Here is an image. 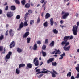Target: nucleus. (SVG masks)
<instances>
[{
    "instance_id": "obj_1",
    "label": "nucleus",
    "mask_w": 79,
    "mask_h": 79,
    "mask_svg": "<svg viewBox=\"0 0 79 79\" xmlns=\"http://www.w3.org/2000/svg\"><path fill=\"white\" fill-rule=\"evenodd\" d=\"M78 26H79V21L77 22V26L76 25H74L73 27L72 31L74 35H77Z\"/></svg>"
},
{
    "instance_id": "obj_2",
    "label": "nucleus",
    "mask_w": 79,
    "mask_h": 79,
    "mask_svg": "<svg viewBox=\"0 0 79 79\" xmlns=\"http://www.w3.org/2000/svg\"><path fill=\"white\" fill-rule=\"evenodd\" d=\"M62 15H63L62 18L63 19H65L67 18L68 16L69 15V13H65L64 11H63L61 13Z\"/></svg>"
},
{
    "instance_id": "obj_3",
    "label": "nucleus",
    "mask_w": 79,
    "mask_h": 79,
    "mask_svg": "<svg viewBox=\"0 0 79 79\" xmlns=\"http://www.w3.org/2000/svg\"><path fill=\"white\" fill-rule=\"evenodd\" d=\"M12 53L11 52H9L8 54L6 56V57H4V59L7 62L8 61V60H9L10 57V56L12 55Z\"/></svg>"
},
{
    "instance_id": "obj_4",
    "label": "nucleus",
    "mask_w": 79,
    "mask_h": 79,
    "mask_svg": "<svg viewBox=\"0 0 79 79\" xmlns=\"http://www.w3.org/2000/svg\"><path fill=\"white\" fill-rule=\"evenodd\" d=\"M55 53V55H57L58 54H60L61 53V52L59 50H57L56 49H54V51L52 53V54H54Z\"/></svg>"
},
{
    "instance_id": "obj_5",
    "label": "nucleus",
    "mask_w": 79,
    "mask_h": 79,
    "mask_svg": "<svg viewBox=\"0 0 79 79\" xmlns=\"http://www.w3.org/2000/svg\"><path fill=\"white\" fill-rule=\"evenodd\" d=\"M24 26V23L23 22H21V23L19 24V27L17 29V30L20 31L22 28H23Z\"/></svg>"
},
{
    "instance_id": "obj_6",
    "label": "nucleus",
    "mask_w": 79,
    "mask_h": 79,
    "mask_svg": "<svg viewBox=\"0 0 79 79\" xmlns=\"http://www.w3.org/2000/svg\"><path fill=\"white\" fill-rule=\"evenodd\" d=\"M37 58H35L34 59L33 63L35 66H38L39 65V61L37 60Z\"/></svg>"
},
{
    "instance_id": "obj_7",
    "label": "nucleus",
    "mask_w": 79,
    "mask_h": 79,
    "mask_svg": "<svg viewBox=\"0 0 79 79\" xmlns=\"http://www.w3.org/2000/svg\"><path fill=\"white\" fill-rule=\"evenodd\" d=\"M54 60V58H49L47 60V63L48 64H49L50 63H52Z\"/></svg>"
},
{
    "instance_id": "obj_8",
    "label": "nucleus",
    "mask_w": 79,
    "mask_h": 79,
    "mask_svg": "<svg viewBox=\"0 0 79 79\" xmlns=\"http://www.w3.org/2000/svg\"><path fill=\"white\" fill-rule=\"evenodd\" d=\"M7 16L8 17L10 18L13 16V13L11 12H9L7 14Z\"/></svg>"
},
{
    "instance_id": "obj_9",
    "label": "nucleus",
    "mask_w": 79,
    "mask_h": 79,
    "mask_svg": "<svg viewBox=\"0 0 79 79\" xmlns=\"http://www.w3.org/2000/svg\"><path fill=\"white\" fill-rule=\"evenodd\" d=\"M15 42L14 41H13L10 44V48H13V47H15Z\"/></svg>"
},
{
    "instance_id": "obj_10",
    "label": "nucleus",
    "mask_w": 79,
    "mask_h": 79,
    "mask_svg": "<svg viewBox=\"0 0 79 79\" xmlns=\"http://www.w3.org/2000/svg\"><path fill=\"white\" fill-rule=\"evenodd\" d=\"M9 33L11 37H13L14 35V32L13 31V29H10L9 31Z\"/></svg>"
},
{
    "instance_id": "obj_11",
    "label": "nucleus",
    "mask_w": 79,
    "mask_h": 79,
    "mask_svg": "<svg viewBox=\"0 0 79 79\" xmlns=\"http://www.w3.org/2000/svg\"><path fill=\"white\" fill-rule=\"evenodd\" d=\"M70 36H65L63 40L64 41L67 42L68 40H69V38H70Z\"/></svg>"
},
{
    "instance_id": "obj_12",
    "label": "nucleus",
    "mask_w": 79,
    "mask_h": 79,
    "mask_svg": "<svg viewBox=\"0 0 79 79\" xmlns=\"http://www.w3.org/2000/svg\"><path fill=\"white\" fill-rule=\"evenodd\" d=\"M32 67V64H31V63H28V64H27V67L26 68V69H28V68H31Z\"/></svg>"
},
{
    "instance_id": "obj_13",
    "label": "nucleus",
    "mask_w": 79,
    "mask_h": 79,
    "mask_svg": "<svg viewBox=\"0 0 79 79\" xmlns=\"http://www.w3.org/2000/svg\"><path fill=\"white\" fill-rule=\"evenodd\" d=\"M70 48V46L69 45L67 47H65V46H64V47L63 48L64 49V50H65V51H69V50Z\"/></svg>"
},
{
    "instance_id": "obj_14",
    "label": "nucleus",
    "mask_w": 79,
    "mask_h": 79,
    "mask_svg": "<svg viewBox=\"0 0 79 79\" xmlns=\"http://www.w3.org/2000/svg\"><path fill=\"white\" fill-rule=\"evenodd\" d=\"M33 50H37L38 47L37 46V44H34L33 46Z\"/></svg>"
},
{
    "instance_id": "obj_15",
    "label": "nucleus",
    "mask_w": 79,
    "mask_h": 79,
    "mask_svg": "<svg viewBox=\"0 0 79 79\" xmlns=\"http://www.w3.org/2000/svg\"><path fill=\"white\" fill-rule=\"evenodd\" d=\"M10 9L12 11H15L16 9V7L14 5H12L10 7Z\"/></svg>"
},
{
    "instance_id": "obj_16",
    "label": "nucleus",
    "mask_w": 79,
    "mask_h": 79,
    "mask_svg": "<svg viewBox=\"0 0 79 79\" xmlns=\"http://www.w3.org/2000/svg\"><path fill=\"white\" fill-rule=\"evenodd\" d=\"M29 34V32H26L23 35V38H26L28 36Z\"/></svg>"
},
{
    "instance_id": "obj_17",
    "label": "nucleus",
    "mask_w": 79,
    "mask_h": 79,
    "mask_svg": "<svg viewBox=\"0 0 79 79\" xmlns=\"http://www.w3.org/2000/svg\"><path fill=\"white\" fill-rule=\"evenodd\" d=\"M50 17L51 15L50 14H49V13H47L45 15V18L46 19H48V18H49V17Z\"/></svg>"
},
{
    "instance_id": "obj_18",
    "label": "nucleus",
    "mask_w": 79,
    "mask_h": 79,
    "mask_svg": "<svg viewBox=\"0 0 79 79\" xmlns=\"http://www.w3.org/2000/svg\"><path fill=\"white\" fill-rule=\"evenodd\" d=\"M17 51L18 53H21L22 52V50L20 48L18 47L16 48Z\"/></svg>"
},
{
    "instance_id": "obj_19",
    "label": "nucleus",
    "mask_w": 79,
    "mask_h": 79,
    "mask_svg": "<svg viewBox=\"0 0 79 79\" xmlns=\"http://www.w3.org/2000/svg\"><path fill=\"white\" fill-rule=\"evenodd\" d=\"M55 45V42L54 41H52L49 44V46L50 47H54Z\"/></svg>"
},
{
    "instance_id": "obj_20",
    "label": "nucleus",
    "mask_w": 79,
    "mask_h": 79,
    "mask_svg": "<svg viewBox=\"0 0 79 79\" xmlns=\"http://www.w3.org/2000/svg\"><path fill=\"white\" fill-rule=\"evenodd\" d=\"M50 25L51 26H53L54 24V21L53 19V18H52L50 20Z\"/></svg>"
},
{
    "instance_id": "obj_21",
    "label": "nucleus",
    "mask_w": 79,
    "mask_h": 79,
    "mask_svg": "<svg viewBox=\"0 0 79 79\" xmlns=\"http://www.w3.org/2000/svg\"><path fill=\"white\" fill-rule=\"evenodd\" d=\"M25 6L26 8H29L31 6V5L29 3H27L25 5Z\"/></svg>"
},
{
    "instance_id": "obj_22",
    "label": "nucleus",
    "mask_w": 79,
    "mask_h": 79,
    "mask_svg": "<svg viewBox=\"0 0 79 79\" xmlns=\"http://www.w3.org/2000/svg\"><path fill=\"white\" fill-rule=\"evenodd\" d=\"M16 73L17 74H19L20 73V70L19 68H17L16 70Z\"/></svg>"
},
{
    "instance_id": "obj_23",
    "label": "nucleus",
    "mask_w": 79,
    "mask_h": 79,
    "mask_svg": "<svg viewBox=\"0 0 79 79\" xmlns=\"http://www.w3.org/2000/svg\"><path fill=\"white\" fill-rule=\"evenodd\" d=\"M40 69H37V70H36V72H37L36 73V75H37V74H38L41 73V72H40Z\"/></svg>"
},
{
    "instance_id": "obj_24",
    "label": "nucleus",
    "mask_w": 79,
    "mask_h": 79,
    "mask_svg": "<svg viewBox=\"0 0 79 79\" xmlns=\"http://www.w3.org/2000/svg\"><path fill=\"white\" fill-rule=\"evenodd\" d=\"M77 66L75 67V69H76L79 73V64H77Z\"/></svg>"
},
{
    "instance_id": "obj_25",
    "label": "nucleus",
    "mask_w": 79,
    "mask_h": 79,
    "mask_svg": "<svg viewBox=\"0 0 79 79\" xmlns=\"http://www.w3.org/2000/svg\"><path fill=\"white\" fill-rule=\"evenodd\" d=\"M50 73L52 74V76L53 77H56V75L53 72H50Z\"/></svg>"
},
{
    "instance_id": "obj_26",
    "label": "nucleus",
    "mask_w": 79,
    "mask_h": 79,
    "mask_svg": "<svg viewBox=\"0 0 79 79\" xmlns=\"http://www.w3.org/2000/svg\"><path fill=\"white\" fill-rule=\"evenodd\" d=\"M52 31L54 34H57L58 32V31L56 29L53 30Z\"/></svg>"
},
{
    "instance_id": "obj_27",
    "label": "nucleus",
    "mask_w": 79,
    "mask_h": 79,
    "mask_svg": "<svg viewBox=\"0 0 79 79\" xmlns=\"http://www.w3.org/2000/svg\"><path fill=\"white\" fill-rule=\"evenodd\" d=\"M27 43H29L31 41V38H27Z\"/></svg>"
},
{
    "instance_id": "obj_28",
    "label": "nucleus",
    "mask_w": 79,
    "mask_h": 79,
    "mask_svg": "<svg viewBox=\"0 0 79 79\" xmlns=\"http://www.w3.org/2000/svg\"><path fill=\"white\" fill-rule=\"evenodd\" d=\"M57 63L56 62H52V65L54 66H56L57 65Z\"/></svg>"
},
{
    "instance_id": "obj_29",
    "label": "nucleus",
    "mask_w": 79,
    "mask_h": 79,
    "mask_svg": "<svg viewBox=\"0 0 79 79\" xmlns=\"http://www.w3.org/2000/svg\"><path fill=\"white\" fill-rule=\"evenodd\" d=\"M21 3H22V5H25L26 3V1L25 0H22V1H21Z\"/></svg>"
},
{
    "instance_id": "obj_30",
    "label": "nucleus",
    "mask_w": 79,
    "mask_h": 79,
    "mask_svg": "<svg viewBox=\"0 0 79 79\" xmlns=\"http://www.w3.org/2000/svg\"><path fill=\"white\" fill-rule=\"evenodd\" d=\"M34 20H32L30 21V25H32L34 23Z\"/></svg>"
},
{
    "instance_id": "obj_31",
    "label": "nucleus",
    "mask_w": 79,
    "mask_h": 79,
    "mask_svg": "<svg viewBox=\"0 0 79 79\" xmlns=\"http://www.w3.org/2000/svg\"><path fill=\"white\" fill-rule=\"evenodd\" d=\"M69 76V77H70L71 76V72H69L67 74V77H68Z\"/></svg>"
},
{
    "instance_id": "obj_32",
    "label": "nucleus",
    "mask_w": 79,
    "mask_h": 79,
    "mask_svg": "<svg viewBox=\"0 0 79 79\" xmlns=\"http://www.w3.org/2000/svg\"><path fill=\"white\" fill-rule=\"evenodd\" d=\"M15 2L16 4L19 5L20 4V2L19 0H15Z\"/></svg>"
},
{
    "instance_id": "obj_33",
    "label": "nucleus",
    "mask_w": 79,
    "mask_h": 79,
    "mask_svg": "<svg viewBox=\"0 0 79 79\" xmlns=\"http://www.w3.org/2000/svg\"><path fill=\"white\" fill-rule=\"evenodd\" d=\"M29 14L27 12V13H26V14H25V15L24 18H25V19L27 18L28 17V15H29Z\"/></svg>"
},
{
    "instance_id": "obj_34",
    "label": "nucleus",
    "mask_w": 79,
    "mask_h": 79,
    "mask_svg": "<svg viewBox=\"0 0 79 79\" xmlns=\"http://www.w3.org/2000/svg\"><path fill=\"white\" fill-rule=\"evenodd\" d=\"M44 26L45 27H47L48 26V22L47 21H46L44 23Z\"/></svg>"
},
{
    "instance_id": "obj_35",
    "label": "nucleus",
    "mask_w": 79,
    "mask_h": 79,
    "mask_svg": "<svg viewBox=\"0 0 79 79\" xmlns=\"http://www.w3.org/2000/svg\"><path fill=\"white\" fill-rule=\"evenodd\" d=\"M4 38V36L3 35H0V40H3V39Z\"/></svg>"
},
{
    "instance_id": "obj_36",
    "label": "nucleus",
    "mask_w": 79,
    "mask_h": 79,
    "mask_svg": "<svg viewBox=\"0 0 79 79\" xmlns=\"http://www.w3.org/2000/svg\"><path fill=\"white\" fill-rule=\"evenodd\" d=\"M66 42L65 41H62L61 43V45H62V46H64V45L65 44Z\"/></svg>"
},
{
    "instance_id": "obj_37",
    "label": "nucleus",
    "mask_w": 79,
    "mask_h": 79,
    "mask_svg": "<svg viewBox=\"0 0 79 79\" xmlns=\"http://www.w3.org/2000/svg\"><path fill=\"white\" fill-rule=\"evenodd\" d=\"M27 20H26L24 23V25L25 26H27L28 25V24L27 23Z\"/></svg>"
},
{
    "instance_id": "obj_38",
    "label": "nucleus",
    "mask_w": 79,
    "mask_h": 79,
    "mask_svg": "<svg viewBox=\"0 0 79 79\" xmlns=\"http://www.w3.org/2000/svg\"><path fill=\"white\" fill-rule=\"evenodd\" d=\"M40 17H38L37 21V23L38 24L40 22Z\"/></svg>"
},
{
    "instance_id": "obj_39",
    "label": "nucleus",
    "mask_w": 79,
    "mask_h": 79,
    "mask_svg": "<svg viewBox=\"0 0 79 79\" xmlns=\"http://www.w3.org/2000/svg\"><path fill=\"white\" fill-rule=\"evenodd\" d=\"M42 54H43V56L45 57L46 56V52H44V51H42Z\"/></svg>"
},
{
    "instance_id": "obj_40",
    "label": "nucleus",
    "mask_w": 79,
    "mask_h": 79,
    "mask_svg": "<svg viewBox=\"0 0 79 79\" xmlns=\"http://www.w3.org/2000/svg\"><path fill=\"white\" fill-rule=\"evenodd\" d=\"M69 44V42H65V45L64 46L65 47H66Z\"/></svg>"
},
{
    "instance_id": "obj_41",
    "label": "nucleus",
    "mask_w": 79,
    "mask_h": 79,
    "mask_svg": "<svg viewBox=\"0 0 79 79\" xmlns=\"http://www.w3.org/2000/svg\"><path fill=\"white\" fill-rule=\"evenodd\" d=\"M44 74L43 73H41L40 75H39V76H38V78L39 79H40V78H41L43 76V75Z\"/></svg>"
},
{
    "instance_id": "obj_42",
    "label": "nucleus",
    "mask_w": 79,
    "mask_h": 79,
    "mask_svg": "<svg viewBox=\"0 0 79 79\" xmlns=\"http://www.w3.org/2000/svg\"><path fill=\"white\" fill-rule=\"evenodd\" d=\"M46 46L44 44L43 46L42 47V49L43 50H45L46 49Z\"/></svg>"
},
{
    "instance_id": "obj_43",
    "label": "nucleus",
    "mask_w": 79,
    "mask_h": 79,
    "mask_svg": "<svg viewBox=\"0 0 79 79\" xmlns=\"http://www.w3.org/2000/svg\"><path fill=\"white\" fill-rule=\"evenodd\" d=\"M47 2V1H45V2H44V4H43V5H42V7L43 8L44 6L45 5V4H46V3Z\"/></svg>"
},
{
    "instance_id": "obj_44",
    "label": "nucleus",
    "mask_w": 79,
    "mask_h": 79,
    "mask_svg": "<svg viewBox=\"0 0 79 79\" xmlns=\"http://www.w3.org/2000/svg\"><path fill=\"white\" fill-rule=\"evenodd\" d=\"M16 19H19L20 18V16L19 15H17L16 17Z\"/></svg>"
},
{
    "instance_id": "obj_45",
    "label": "nucleus",
    "mask_w": 79,
    "mask_h": 79,
    "mask_svg": "<svg viewBox=\"0 0 79 79\" xmlns=\"http://www.w3.org/2000/svg\"><path fill=\"white\" fill-rule=\"evenodd\" d=\"M48 43V40L46 39L45 40V44H47Z\"/></svg>"
},
{
    "instance_id": "obj_46",
    "label": "nucleus",
    "mask_w": 79,
    "mask_h": 79,
    "mask_svg": "<svg viewBox=\"0 0 79 79\" xmlns=\"http://www.w3.org/2000/svg\"><path fill=\"white\" fill-rule=\"evenodd\" d=\"M48 72V71L47 70L46 71H44V72H43V71H42L41 72V73H47Z\"/></svg>"
},
{
    "instance_id": "obj_47",
    "label": "nucleus",
    "mask_w": 79,
    "mask_h": 79,
    "mask_svg": "<svg viewBox=\"0 0 79 79\" xmlns=\"http://www.w3.org/2000/svg\"><path fill=\"white\" fill-rule=\"evenodd\" d=\"M6 49L5 48H4V51H3V52L1 54H2L3 53L4 54L5 53V52H6Z\"/></svg>"
},
{
    "instance_id": "obj_48",
    "label": "nucleus",
    "mask_w": 79,
    "mask_h": 79,
    "mask_svg": "<svg viewBox=\"0 0 79 79\" xmlns=\"http://www.w3.org/2000/svg\"><path fill=\"white\" fill-rule=\"evenodd\" d=\"M75 78L79 79V73H77V76L75 77Z\"/></svg>"
},
{
    "instance_id": "obj_49",
    "label": "nucleus",
    "mask_w": 79,
    "mask_h": 79,
    "mask_svg": "<svg viewBox=\"0 0 79 79\" xmlns=\"http://www.w3.org/2000/svg\"><path fill=\"white\" fill-rule=\"evenodd\" d=\"M3 47L0 46V51H3Z\"/></svg>"
},
{
    "instance_id": "obj_50",
    "label": "nucleus",
    "mask_w": 79,
    "mask_h": 79,
    "mask_svg": "<svg viewBox=\"0 0 79 79\" xmlns=\"http://www.w3.org/2000/svg\"><path fill=\"white\" fill-rule=\"evenodd\" d=\"M5 35L6 36H8V31L7 30L6 31V32L5 34Z\"/></svg>"
},
{
    "instance_id": "obj_51",
    "label": "nucleus",
    "mask_w": 79,
    "mask_h": 79,
    "mask_svg": "<svg viewBox=\"0 0 79 79\" xmlns=\"http://www.w3.org/2000/svg\"><path fill=\"white\" fill-rule=\"evenodd\" d=\"M8 9V5H7L5 8V10L6 11H7Z\"/></svg>"
},
{
    "instance_id": "obj_52",
    "label": "nucleus",
    "mask_w": 79,
    "mask_h": 79,
    "mask_svg": "<svg viewBox=\"0 0 79 79\" xmlns=\"http://www.w3.org/2000/svg\"><path fill=\"white\" fill-rule=\"evenodd\" d=\"M37 43L38 44L40 45L41 44V42L40 41H38L37 42Z\"/></svg>"
},
{
    "instance_id": "obj_53",
    "label": "nucleus",
    "mask_w": 79,
    "mask_h": 79,
    "mask_svg": "<svg viewBox=\"0 0 79 79\" xmlns=\"http://www.w3.org/2000/svg\"><path fill=\"white\" fill-rule=\"evenodd\" d=\"M45 1L44 0H41V1H40V3L41 4H43Z\"/></svg>"
},
{
    "instance_id": "obj_54",
    "label": "nucleus",
    "mask_w": 79,
    "mask_h": 79,
    "mask_svg": "<svg viewBox=\"0 0 79 79\" xmlns=\"http://www.w3.org/2000/svg\"><path fill=\"white\" fill-rule=\"evenodd\" d=\"M60 56H61V57H60V58H59V59H61H61H62L63 58V55H62V54H61V55H60Z\"/></svg>"
},
{
    "instance_id": "obj_55",
    "label": "nucleus",
    "mask_w": 79,
    "mask_h": 79,
    "mask_svg": "<svg viewBox=\"0 0 79 79\" xmlns=\"http://www.w3.org/2000/svg\"><path fill=\"white\" fill-rule=\"evenodd\" d=\"M53 71V73H55L56 74H57V73L56 72V71H55V70H52Z\"/></svg>"
},
{
    "instance_id": "obj_56",
    "label": "nucleus",
    "mask_w": 79,
    "mask_h": 79,
    "mask_svg": "<svg viewBox=\"0 0 79 79\" xmlns=\"http://www.w3.org/2000/svg\"><path fill=\"white\" fill-rule=\"evenodd\" d=\"M28 12L29 13H32L33 12V11L32 10H28Z\"/></svg>"
},
{
    "instance_id": "obj_57",
    "label": "nucleus",
    "mask_w": 79,
    "mask_h": 79,
    "mask_svg": "<svg viewBox=\"0 0 79 79\" xmlns=\"http://www.w3.org/2000/svg\"><path fill=\"white\" fill-rule=\"evenodd\" d=\"M30 4L31 5V6H33L34 5V4L33 2H30Z\"/></svg>"
},
{
    "instance_id": "obj_58",
    "label": "nucleus",
    "mask_w": 79,
    "mask_h": 79,
    "mask_svg": "<svg viewBox=\"0 0 79 79\" xmlns=\"http://www.w3.org/2000/svg\"><path fill=\"white\" fill-rule=\"evenodd\" d=\"M73 36H71L70 37H70L69 38V40H71L72 39H73Z\"/></svg>"
},
{
    "instance_id": "obj_59",
    "label": "nucleus",
    "mask_w": 79,
    "mask_h": 79,
    "mask_svg": "<svg viewBox=\"0 0 79 79\" xmlns=\"http://www.w3.org/2000/svg\"><path fill=\"white\" fill-rule=\"evenodd\" d=\"M22 67H23L25 66V65L23 64H20Z\"/></svg>"
},
{
    "instance_id": "obj_60",
    "label": "nucleus",
    "mask_w": 79,
    "mask_h": 79,
    "mask_svg": "<svg viewBox=\"0 0 79 79\" xmlns=\"http://www.w3.org/2000/svg\"><path fill=\"white\" fill-rule=\"evenodd\" d=\"M71 79H75L74 76H72Z\"/></svg>"
},
{
    "instance_id": "obj_61",
    "label": "nucleus",
    "mask_w": 79,
    "mask_h": 79,
    "mask_svg": "<svg viewBox=\"0 0 79 79\" xmlns=\"http://www.w3.org/2000/svg\"><path fill=\"white\" fill-rule=\"evenodd\" d=\"M60 23L61 24H62L64 23L63 20H61L60 21Z\"/></svg>"
},
{
    "instance_id": "obj_62",
    "label": "nucleus",
    "mask_w": 79,
    "mask_h": 79,
    "mask_svg": "<svg viewBox=\"0 0 79 79\" xmlns=\"http://www.w3.org/2000/svg\"><path fill=\"white\" fill-rule=\"evenodd\" d=\"M2 13V10L0 9V14H1Z\"/></svg>"
},
{
    "instance_id": "obj_63",
    "label": "nucleus",
    "mask_w": 79,
    "mask_h": 79,
    "mask_svg": "<svg viewBox=\"0 0 79 79\" xmlns=\"http://www.w3.org/2000/svg\"><path fill=\"white\" fill-rule=\"evenodd\" d=\"M21 67H22V66H21V64H20L19 65V68L20 69Z\"/></svg>"
},
{
    "instance_id": "obj_64",
    "label": "nucleus",
    "mask_w": 79,
    "mask_h": 79,
    "mask_svg": "<svg viewBox=\"0 0 79 79\" xmlns=\"http://www.w3.org/2000/svg\"><path fill=\"white\" fill-rule=\"evenodd\" d=\"M53 56L57 57L58 56L57 55H54Z\"/></svg>"
}]
</instances>
